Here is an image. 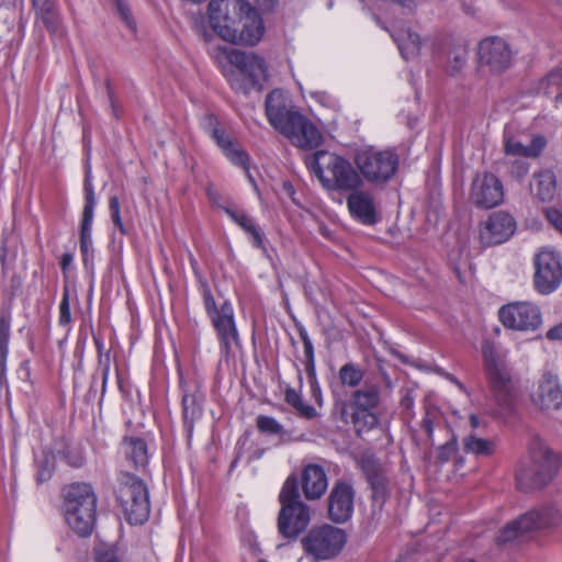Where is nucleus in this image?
I'll use <instances>...</instances> for the list:
<instances>
[{
  "instance_id": "nucleus-62",
  "label": "nucleus",
  "mask_w": 562,
  "mask_h": 562,
  "mask_svg": "<svg viewBox=\"0 0 562 562\" xmlns=\"http://www.w3.org/2000/svg\"><path fill=\"white\" fill-rule=\"evenodd\" d=\"M554 102L557 105L562 104V92H560L555 95Z\"/></svg>"
},
{
  "instance_id": "nucleus-21",
  "label": "nucleus",
  "mask_w": 562,
  "mask_h": 562,
  "mask_svg": "<svg viewBox=\"0 0 562 562\" xmlns=\"http://www.w3.org/2000/svg\"><path fill=\"white\" fill-rule=\"evenodd\" d=\"M470 199L479 207H494L504 199L503 184L493 173L477 175L472 182Z\"/></svg>"
},
{
  "instance_id": "nucleus-24",
  "label": "nucleus",
  "mask_w": 562,
  "mask_h": 562,
  "mask_svg": "<svg viewBox=\"0 0 562 562\" xmlns=\"http://www.w3.org/2000/svg\"><path fill=\"white\" fill-rule=\"evenodd\" d=\"M35 11V19L40 21L54 41H64L67 37V27L64 24L58 0H31Z\"/></svg>"
},
{
  "instance_id": "nucleus-2",
  "label": "nucleus",
  "mask_w": 562,
  "mask_h": 562,
  "mask_svg": "<svg viewBox=\"0 0 562 562\" xmlns=\"http://www.w3.org/2000/svg\"><path fill=\"white\" fill-rule=\"evenodd\" d=\"M195 276L198 277V291L202 297L205 313L216 331L221 352L228 358L235 349L241 347L234 307L228 300H225L217 306L207 280L196 270Z\"/></svg>"
},
{
  "instance_id": "nucleus-23",
  "label": "nucleus",
  "mask_w": 562,
  "mask_h": 562,
  "mask_svg": "<svg viewBox=\"0 0 562 562\" xmlns=\"http://www.w3.org/2000/svg\"><path fill=\"white\" fill-rule=\"evenodd\" d=\"M347 207L353 220L363 225H374L379 221L378 204L371 190L355 189L347 196Z\"/></svg>"
},
{
  "instance_id": "nucleus-36",
  "label": "nucleus",
  "mask_w": 562,
  "mask_h": 562,
  "mask_svg": "<svg viewBox=\"0 0 562 562\" xmlns=\"http://www.w3.org/2000/svg\"><path fill=\"white\" fill-rule=\"evenodd\" d=\"M397 47L405 59L415 57L422 47V38L417 33L407 31L403 34L393 36Z\"/></svg>"
},
{
  "instance_id": "nucleus-3",
  "label": "nucleus",
  "mask_w": 562,
  "mask_h": 562,
  "mask_svg": "<svg viewBox=\"0 0 562 562\" xmlns=\"http://www.w3.org/2000/svg\"><path fill=\"white\" fill-rule=\"evenodd\" d=\"M68 526L80 537L91 535L97 513V495L88 483H72L63 490Z\"/></svg>"
},
{
  "instance_id": "nucleus-19",
  "label": "nucleus",
  "mask_w": 562,
  "mask_h": 562,
  "mask_svg": "<svg viewBox=\"0 0 562 562\" xmlns=\"http://www.w3.org/2000/svg\"><path fill=\"white\" fill-rule=\"evenodd\" d=\"M516 220L505 211L490 214L480 229V240L484 246H495L507 241L516 232Z\"/></svg>"
},
{
  "instance_id": "nucleus-22",
  "label": "nucleus",
  "mask_w": 562,
  "mask_h": 562,
  "mask_svg": "<svg viewBox=\"0 0 562 562\" xmlns=\"http://www.w3.org/2000/svg\"><path fill=\"white\" fill-rule=\"evenodd\" d=\"M85 205L80 222V250L83 262L87 263L89 251L92 248V222L94 216V207L97 204L95 193L92 184L91 169L88 168L83 180Z\"/></svg>"
},
{
  "instance_id": "nucleus-44",
  "label": "nucleus",
  "mask_w": 562,
  "mask_h": 562,
  "mask_svg": "<svg viewBox=\"0 0 562 562\" xmlns=\"http://www.w3.org/2000/svg\"><path fill=\"white\" fill-rule=\"evenodd\" d=\"M468 59V54L464 49H457L450 53L449 63H448V71L451 75L460 71L465 65Z\"/></svg>"
},
{
  "instance_id": "nucleus-50",
  "label": "nucleus",
  "mask_w": 562,
  "mask_h": 562,
  "mask_svg": "<svg viewBox=\"0 0 562 562\" xmlns=\"http://www.w3.org/2000/svg\"><path fill=\"white\" fill-rule=\"evenodd\" d=\"M304 356H305V371H306L310 383L313 381H317L314 351H311L310 353H304Z\"/></svg>"
},
{
  "instance_id": "nucleus-40",
  "label": "nucleus",
  "mask_w": 562,
  "mask_h": 562,
  "mask_svg": "<svg viewBox=\"0 0 562 562\" xmlns=\"http://www.w3.org/2000/svg\"><path fill=\"white\" fill-rule=\"evenodd\" d=\"M338 378L342 386L357 387L363 380V371L357 364L348 362L339 369Z\"/></svg>"
},
{
  "instance_id": "nucleus-27",
  "label": "nucleus",
  "mask_w": 562,
  "mask_h": 562,
  "mask_svg": "<svg viewBox=\"0 0 562 562\" xmlns=\"http://www.w3.org/2000/svg\"><path fill=\"white\" fill-rule=\"evenodd\" d=\"M532 402L541 411H557L562 406V387L557 375L543 374L532 394Z\"/></svg>"
},
{
  "instance_id": "nucleus-52",
  "label": "nucleus",
  "mask_w": 562,
  "mask_h": 562,
  "mask_svg": "<svg viewBox=\"0 0 562 562\" xmlns=\"http://www.w3.org/2000/svg\"><path fill=\"white\" fill-rule=\"evenodd\" d=\"M299 336L303 342L304 353L314 351L313 342L307 334V330L303 326L299 327Z\"/></svg>"
},
{
  "instance_id": "nucleus-57",
  "label": "nucleus",
  "mask_w": 562,
  "mask_h": 562,
  "mask_svg": "<svg viewBox=\"0 0 562 562\" xmlns=\"http://www.w3.org/2000/svg\"><path fill=\"white\" fill-rule=\"evenodd\" d=\"M256 5L261 10V11H271L276 4H277V0H254Z\"/></svg>"
},
{
  "instance_id": "nucleus-53",
  "label": "nucleus",
  "mask_w": 562,
  "mask_h": 562,
  "mask_svg": "<svg viewBox=\"0 0 562 562\" xmlns=\"http://www.w3.org/2000/svg\"><path fill=\"white\" fill-rule=\"evenodd\" d=\"M310 385H311V393H312L313 398L315 400V402L318 405H322L323 398H322V391H321L318 382L313 381L310 383Z\"/></svg>"
},
{
  "instance_id": "nucleus-39",
  "label": "nucleus",
  "mask_w": 562,
  "mask_h": 562,
  "mask_svg": "<svg viewBox=\"0 0 562 562\" xmlns=\"http://www.w3.org/2000/svg\"><path fill=\"white\" fill-rule=\"evenodd\" d=\"M463 450L476 456H491L495 451V446L490 440L469 435L463 439Z\"/></svg>"
},
{
  "instance_id": "nucleus-9",
  "label": "nucleus",
  "mask_w": 562,
  "mask_h": 562,
  "mask_svg": "<svg viewBox=\"0 0 562 562\" xmlns=\"http://www.w3.org/2000/svg\"><path fill=\"white\" fill-rule=\"evenodd\" d=\"M381 402V387L379 384L366 383L355 391L349 401L351 408L350 420L358 434L369 431L379 423L374 409Z\"/></svg>"
},
{
  "instance_id": "nucleus-45",
  "label": "nucleus",
  "mask_w": 562,
  "mask_h": 562,
  "mask_svg": "<svg viewBox=\"0 0 562 562\" xmlns=\"http://www.w3.org/2000/svg\"><path fill=\"white\" fill-rule=\"evenodd\" d=\"M71 322V313H70V304H69V292L68 289L65 288L63 297L59 304V317L58 324L60 326H68Z\"/></svg>"
},
{
  "instance_id": "nucleus-16",
  "label": "nucleus",
  "mask_w": 562,
  "mask_h": 562,
  "mask_svg": "<svg viewBox=\"0 0 562 562\" xmlns=\"http://www.w3.org/2000/svg\"><path fill=\"white\" fill-rule=\"evenodd\" d=\"M203 130L215 140L224 155L235 166L241 167L249 181L255 184V179L249 171V156L238 147L223 130L218 127L217 117L213 114H206L202 121Z\"/></svg>"
},
{
  "instance_id": "nucleus-18",
  "label": "nucleus",
  "mask_w": 562,
  "mask_h": 562,
  "mask_svg": "<svg viewBox=\"0 0 562 562\" xmlns=\"http://www.w3.org/2000/svg\"><path fill=\"white\" fill-rule=\"evenodd\" d=\"M265 110L268 122L281 134L289 132V126L294 122V116L301 114L294 110L288 94L280 89H274L267 95Z\"/></svg>"
},
{
  "instance_id": "nucleus-34",
  "label": "nucleus",
  "mask_w": 562,
  "mask_h": 562,
  "mask_svg": "<svg viewBox=\"0 0 562 562\" xmlns=\"http://www.w3.org/2000/svg\"><path fill=\"white\" fill-rule=\"evenodd\" d=\"M125 454L135 469L144 468L148 463L146 441L142 438H126L124 440Z\"/></svg>"
},
{
  "instance_id": "nucleus-8",
  "label": "nucleus",
  "mask_w": 562,
  "mask_h": 562,
  "mask_svg": "<svg viewBox=\"0 0 562 562\" xmlns=\"http://www.w3.org/2000/svg\"><path fill=\"white\" fill-rule=\"evenodd\" d=\"M347 542L346 532L331 525L312 528L302 539L305 555L312 562H322L336 558Z\"/></svg>"
},
{
  "instance_id": "nucleus-10",
  "label": "nucleus",
  "mask_w": 562,
  "mask_h": 562,
  "mask_svg": "<svg viewBox=\"0 0 562 562\" xmlns=\"http://www.w3.org/2000/svg\"><path fill=\"white\" fill-rule=\"evenodd\" d=\"M218 49L225 55L228 63L239 70L238 75L247 78V82L244 83L235 79L234 75L228 77L232 88L236 91L246 93L249 87L260 86V81L266 79L267 67L261 57L235 48L220 47Z\"/></svg>"
},
{
  "instance_id": "nucleus-28",
  "label": "nucleus",
  "mask_w": 562,
  "mask_h": 562,
  "mask_svg": "<svg viewBox=\"0 0 562 562\" xmlns=\"http://www.w3.org/2000/svg\"><path fill=\"white\" fill-rule=\"evenodd\" d=\"M181 389L183 428L187 432L188 439L190 440L193 435L194 423L201 419L203 415L204 395L200 390L190 392L184 389L182 384Z\"/></svg>"
},
{
  "instance_id": "nucleus-64",
  "label": "nucleus",
  "mask_w": 562,
  "mask_h": 562,
  "mask_svg": "<svg viewBox=\"0 0 562 562\" xmlns=\"http://www.w3.org/2000/svg\"><path fill=\"white\" fill-rule=\"evenodd\" d=\"M259 562H266V561L261 560V561H259Z\"/></svg>"
},
{
  "instance_id": "nucleus-7",
  "label": "nucleus",
  "mask_w": 562,
  "mask_h": 562,
  "mask_svg": "<svg viewBox=\"0 0 562 562\" xmlns=\"http://www.w3.org/2000/svg\"><path fill=\"white\" fill-rule=\"evenodd\" d=\"M353 162L362 180L373 184L389 182L397 171L400 158L393 149L364 148L356 153Z\"/></svg>"
},
{
  "instance_id": "nucleus-61",
  "label": "nucleus",
  "mask_w": 562,
  "mask_h": 562,
  "mask_svg": "<svg viewBox=\"0 0 562 562\" xmlns=\"http://www.w3.org/2000/svg\"><path fill=\"white\" fill-rule=\"evenodd\" d=\"M470 423H471V426L473 428L477 427L479 426V417L476 415H471L470 416Z\"/></svg>"
},
{
  "instance_id": "nucleus-41",
  "label": "nucleus",
  "mask_w": 562,
  "mask_h": 562,
  "mask_svg": "<svg viewBox=\"0 0 562 562\" xmlns=\"http://www.w3.org/2000/svg\"><path fill=\"white\" fill-rule=\"evenodd\" d=\"M93 341L98 352V363L102 374V393L105 391V386L110 375L111 356L110 351L104 350V344L101 338L93 337Z\"/></svg>"
},
{
  "instance_id": "nucleus-49",
  "label": "nucleus",
  "mask_w": 562,
  "mask_h": 562,
  "mask_svg": "<svg viewBox=\"0 0 562 562\" xmlns=\"http://www.w3.org/2000/svg\"><path fill=\"white\" fill-rule=\"evenodd\" d=\"M508 171L513 178L522 179L529 172V164L520 159H514L509 162Z\"/></svg>"
},
{
  "instance_id": "nucleus-14",
  "label": "nucleus",
  "mask_w": 562,
  "mask_h": 562,
  "mask_svg": "<svg viewBox=\"0 0 562 562\" xmlns=\"http://www.w3.org/2000/svg\"><path fill=\"white\" fill-rule=\"evenodd\" d=\"M251 5L246 0H211L209 20L214 32L224 40V29H237L241 14L249 13Z\"/></svg>"
},
{
  "instance_id": "nucleus-54",
  "label": "nucleus",
  "mask_w": 562,
  "mask_h": 562,
  "mask_svg": "<svg viewBox=\"0 0 562 562\" xmlns=\"http://www.w3.org/2000/svg\"><path fill=\"white\" fill-rule=\"evenodd\" d=\"M547 338L550 340H562V324H559L547 331Z\"/></svg>"
},
{
  "instance_id": "nucleus-47",
  "label": "nucleus",
  "mask_w": 562,
  "mask_h": 562,
  "mask_svg": "<svg viewBox=\"0 0 562 562\" xmlns=\"http://www.w3.org/2000/svg\"><path fill=\"white\" fill-rule=\"evenodd\" d=\"M458 451V443L456 437H452L445 445L438 449L437 458L440 462H448Z\"/></svg>"
},
{
  "instance_id": "nucleus-4",
  "label": "nucleus",
  "mask_w": 562,
  "mask_h": 562,
  "mask_svg": "<svg viewBox=\"0 0 562 562\" xmlns=\"http://www.w3.org/2000/svg\"><path fill=\"white\" fill-rule=\"evenodd\" d=\"M279 502L281 508L278 515V531L283 538L295 540L311 522V510L301 499L295 476L285 480L279 494Z\"/></svg>"
},
{
  "instance_id": "nucleus-13",
  "label": "nucleus",
  "mask_w": 562,
  "mask_h": 562,
  "mask_svg": "<svg viewBox=\"0 0 562 562\" xmlns=\"http://www.w3.org/2000/svg\"><path fill=\"white\" fill-rule=\"evenodd\" d=\"M482 356L492 391L501 405L509 406L512 389L510 376L504 363L499 360L492 342L484 341L482 344Z\"/></svg>"
},
{
  "instance_id": "nucleus-32",
  "label": "nucleus",
  "mask_w": 562,
  "mask_h": 562,
  "mask_svg": "<svg viewBox=\"0 0 562 562\" xmlns=\"http://www.w3.org/2000/svg\"><path fill=\"white\" fill-rule=\"evenodd\" d=\"M11 313L9 311L0 312V390L7 387V358L9 352V342L11 336Z\"/></svg>"
},
{
  "instance_id": "nucleus-33",
  "label": "nucleus",
  "mask_w": 562,
  "mask_h": 562,
  "mask_svg": "<svg viewBox=\"0 0 562 562\" xmlns=\"http://www.w3.org/2000/svg\"><path fill=\"white\" fill-rule=\"evenodd\" d=\"M531 192L542 202H550L557 194V179L551 170H542L533 176Z\"/></svg>"
},
{
  "instance_id": "nucleus-35",
  "label": "nucleus",
  "mask_w": 562,
  "mask_h": 562,
  "mask_svg": "<svg viewBox=\"0 0 562 562\" xmlns=\"http://www.w3.org/2000/svg\"><path fill=\"white\" fill-rule=\"evenodd\" d=\"M257 429L265 435L278 436L281 443L292 441L291 434L273 417L268 415H259L256 419Z\"/></svg>"
},
{
  "instance_id": "nucleus-48",
  "label": "nucleus",
  "mask_w": 562,
  "mask_h": 562,
  "mask_svg": "<svg viewBox=\"0 0 562 562\" xmlns=\"http://www.w3.org/2000/svg\"><path fill=\"white\" fill-rule=\"evenodd\" d=\"M94 562H123L114 548H99L95 550Z\"/></svg>"
},
{
  "instance_id": "nucleus-58",
  "label": "nucleus",
  "mask_w": 562,
  "mask_h": 562,
  "mask_svg": "<svg viewBox=\"0 0 562 562\" xmlns=\"http://www.w3.org/2000/svg\"><path fill=\"white\" fill-rule=\"evenodd\" d=\"M400 404H401L402 409L407 411V412H412L413 407H414V397L409 393H406L402 397Z\"/></svg>"
},
{
  "instance_id": "nucleus-25",
  "label": "nucleus",
  "mask_w": 562,
  "mask_h": 562,
  "mask_svg": "<svg viewBox=\"0 0 562 562\" xmlns=\"http://www.w3.org/2000/svg\"><path fill=\"white\" fill-rule=\"evenodd\" d=\"M353 499L355 491L349 483H336L328 497L329 518L337 524L349 520L353 513Z\"/></svg>"
},
{
  "instance_id": "nucleus-38",
  "label": "nucleus",
  "mask_w": 562,
  "mask_h": 562,
  "mask_svg": "<svg viewBox=\"0 0 562 562\" xmlns=\"http://www.w3.org/2000/svg\"><path fill=\"white\" fill-rule=\"evenodd\" d=\"M368 481L372 488V497L375 503L383 504L387 495V480L375 468H368L367 470Z\"/></svg>"
},
{
  "instance_id": "nucleus-37",
  "label": "nucleus",
  "mask_w": 562,
  "mask_h": 562,
  "mask_svg": "<svg viewBox=\"0 0 562 562\" xmlns=\"http://www.w3.org/2000/svg\"><path fill=\"white\" fill-rule=\"evenodd\" d=\"M284 401L286 402V404L293 407L297 415L302 418L313 419L318 415L315 407L304 403L301 393L294 390L293 387L285 389Z\"/></svg>"
},
{
  "instance_id": "nucleus-26",
  "label": "nucleus",
  "mask_w": 562,
  "mask_h": 562,
  "mask_svg": "<svg viewBox=\"0 0 562 562\" xmlns=\"http://www.w3.org/2000/svg\"><path fill=\"white\" fill-rule=\"evenodd\" d=\"M282 135L302 149H313L322 144L323 136L318 128L304 115L294 116V122L289 126V132Z\"/></svg>"
},
{
  "instance_id": "nucleus-6",
  "label": "nucleus",
  "mask_w": 562,
  "mask_h": 562,
  "mask_svg": "<svg viewBox=\"0 0 562 562\" xmlns=\"http://www.w3.org/2000/svg\"><path fill=\"white\" fill-rule=\"evenodd\" d=\"M559 458L540 440L530 448V464L517 473V485L522 491L539 488L549 484L559 470Z\"/></svg>"
},
{
  "instance_id": "nucleus-12",
  "label": "nucleus",
  "mask_w": 562,
  "mask_h": 562,
  "mask_svg": "<svg viewBox=\"0 0 562 562\" xmlns=\"http://www.w3.org/2000/svg\"><path fill=\"white\" fill-rule=\"evenodd\" d=\"M559 517V512L553 506L530 510L519 518L508 522L499 531L496 541L498 544H506L518 539L526 532L555 525Z\"/></svg>"
},
{
  "instance_id": "nucleus-60",
  "label": "nucleus",
  "mask_w": 562,
  "mask_h": 562,
  "mask_svg": "<svg viewBox=\"0 0 562 562\" xmlns=\"http://www.w3.org/2000/svg\"><path fill=\"white\" fill-rule=\"evenodd\" d=\"M447 380H449L451 383H453L460 391L468 393L467 387L464 384L459 381L454 375L447 373L446 374Z\"/></svg>"
},
{
  "instance_id": "nucleus-30",
  "label": "nucleus",
  "mask_w": 562,
  "mask_h": 562,
  "mask_svg": "<svg viewBox=\"0 0 562 562\" xmlns=\"http://www.w3.org/2000/svg\"><path fill=\"white\" fill-rule=\"evenodd\" d=\"M225 213L249 236L254 247L266 251L263 234L250 215L236 207H225Z\"/></svg>"
},
{
  "instance_id": "nucleus-17",
  "label": "nucleus",
  "mask_w": 562,
  "mask_h": 562,
  "mask_svg": "<svg viewBox=\"0 0 562 562\" xmlns=\"http://www.w3.org/2000/svg\"><path fill=\"white\" fill-rule=\"evenodd\" d=\"M477 56L480 64L494 74L507 70L513 63L512 48L499 36H490L482 40L477 47Z\"/></svg>"
},
{
  "instance_id": "nucleus-11",
  "label": "nucleus",
  "mask_w": 562,
  "mask_h": 562,
  "mask_svg": "<svg viewBox=\"0 0 562 562\" xmlns=\"http://www.w3.org/2000/svg\"><path fill=\"white\" fill-rule=\"evenodd\" d=\"M533 286L542 295L553 293L562 283V257L550 247L539 249L533 256Z\"/></svg>"
},
{
  "instance_id": "nucleus-29",
  "label": "nucleus",
  "mask_w": 562,
  "mask_h": 562,
  "mask_svg": "<svg viewBox=\"0 0 562 562\" xmlns=\"http://www.w3.org/2000/svg\"><path fill=\"white\" fill-rule=\"evenodd\" d=\"M302 488L307 499L321 498L327 490V475L322 465L307 464L302 472Z\"/></svg>"
},
{
  "instance_id": "nucleus-55",
  "label": "nucleus",
  "mask_w": 562,
  "mask_h": 562,
  "mask_svg": "<svg viewBox=\"0 0 562 562\" xmlns=\"http://www.w3.org/2000/svg\"><path fill=\"white\" fill-rule=\"evenodd\" d=\"M422 428L424 429V431L426 432L427 437L429 440H431L432 438V432H434V425H432V420L429 418L428 415H426L424 418H423V422H422Z\"/></svg>"
},
{
  "instance_id": "nucleus-5",
  "label": "nucleus",
  "mask_w": 562,
  "mask_h": 562,
  "mask_svg": "<svg viewBox=\"0 0 562 562\" xmlns=\"http://www.w3.org/2000/svg\"><path fill=\"white\" fill-rule=\"evenodd\" d=\"M114 493L128 524L142 525L148 519L149 493L143 480L134 474L120 472Z\"/></svg>"
},
{
  "instance_id": "nucleus-63",
  "label": "nucleus",
  "mask_w": 562,
  "mask_h": 562,
  "mask_svg": "<svg viewBox=\"0 0 562 562\" xmlns=\"http://www.w3.org/2000/svg\"><path fill=\"white\" fill-rule=\"evenodd\" d=\"M297 379H299L300 387H302L303 376H302V372L299 368H297Z\"/></svg>"
},
{
  "instance_id": "nucleus-59",
  "label": "nucleus",
  "mask_w": 562,
  "mask_h": 562,
  "mask_svg": "<svg viewBox=\"0 0 562 562\" xmlns=\"http://www.w3.org/2000/svg\"><path fill=\"white\" fill-rule=\"evenodd\" d=\"M74 256L70 252H65L60 258V268L64 272L67 271L68 267L72 263Z\"/></svg>"
},
{
  "instance_id": "nucleus-1",
  "label": "nucleus",
  "mask_w": 562,
  "mask_h": 562,
  "mask_svg": "<svg viewBox=\"0 0 562 562\" xmlns=\"http://www.w3.org/2000/svg\"><path fill=\"white\" fill-rule=\"evenodd\" d=\"M306 166L328 192L349 193L364 184L356 164L327 150H317L308 156Z\"/></svg>"
},
{
  "instance_id": "nucleus-15",
  "label": "nucleus",
  "mask_w": 562,
  "mask_h": 562,
  "mask_svg": "<svg viewBox=\"0 0 562 562\" xmlns=\"http://www.w3.org/2000/svg\"><path fill=\"white\" fill-rule=\"evenodd\" d=\"M498 317L504 327L515 330H536L542 324L540 308L530 302H513L502 306Z\"/></svg>"
},
{
  "instance_id": "nucleus-20",
  "label": "nucleus",
  "mask_w": 562,
  "mask_h": 562,
  "mask_svg": "<svg viewBox=\"0 0 562 562\" xmlns=\"http://www.w3.org/2000/svg\"><path fill=\"white\" fill-rule=\"evenodd\" d=\"M262 19L255 12L241 14L237 29H224V41L237 45H256L263 35Z\"/></svg>"
},
{
  "instance_id": "nucleus-56",
  "label": "nucleus",
  "mask_w": 562,
  "mask_h": 562,
  "mask_svg": "<svg viewBox=\"0 0 562 562\" xmlns=\"http://www.w3.org/2000/svg\"><path fill=\"white\" fill-rule=\"evenodd\" d=\"M105 87H106V93H108V98H109V101H110V105H111L112 112L117 117L119 113H117L116 102H115V99H114L112 87H111L109 81L105 82Z\"/></svg>"
},
{
  "instance_id": "nucleus-51",
  "label": "nucleus",
  "mask_w": 562,
  "mask_h": 562,
  "mask_svg": "<svg viewBox=\"0 0 562 562\" xmlns=\"http://www.w3.org/2000/svg\"><path fill=\"white\" fill-rule=\"evenodd\" d=\"M548 221L562 233V212L557 209H549L547 211Z\"/></svg>"
},
{
  "instance_id": "nucleus-31",
  "label": "nucleus",
  "mask_w": 562,
  "mask_h": 562,
  "mask_svg": "<svg viewBox=\"0 0 562 562\" xmlns=\"http://www.w3.org/2000/svg\"><path fill=\"white\" fill-rule=\"evenodd\" d=\"M547 146V139L542 135H535L529 145H524L514 137L504 138V150L506 155L537 158Z\"/></svg>"
},
{
  "instance_id": "nucleus-43",
  "label": "nucleus",
  "mask_w": 562,
  "mask_h": 562,
  "mask_svg": "<svg viewBox=\"0 0 562 562\" xmlns=\"http://www.w3.org/2000/svg\"><path fill=\"white\" fill-rule=\"evenodd\" d=\"M113 2L116 5V10L121 20L125 23L127 29L134 33L136 31V22L132 15L127 2L125 0H113Z\"/></svg>"
},
{
  "instance_id": "nucleus-42",
  "label": "nucleus",
  "mask_w": 562,
  "mask_h": 562,
  "mask_svg": "<svg viewBox=\"0 0 562 562\" xmlns=\"http://www.w3.org/2000/svg\"><path fill=\"white\" fill-rule=\"evenodd\" d=\"M562 87V67L552 69L538 86V93L550 94L554 88Z\"/></svg>"
},
{
  "instance_id": "nucleus-46",
  "label": "nucleus",
  "mask_w": 562,
  "mask_h": 562,
  "mask_svg": "<svg viewBox=\"0 0 562 562\" xmlns=\"http://www.w3.org/2000/svg\"><path fill=\"white\" fill-rule=\"evenodd\" d=\"M109 209L111 213V220L114 226L122 233L125 234V227L121 218V206L117 196H111L109 201Z\"/></svg>"
}]
</instances>
